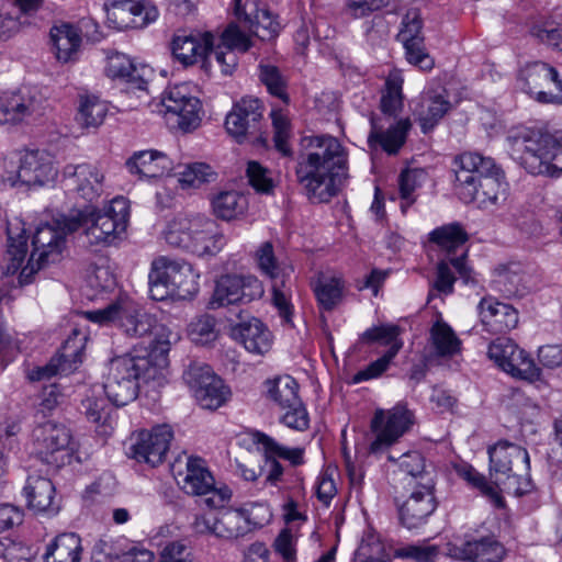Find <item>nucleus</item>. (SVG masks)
Returning <instances> with one entry per match:
<instances>
[{
  "mask_svg": "<svg viewBox=\"0 0 562 562\" xmlns=\"http://www.w3.org/2000/svg\"><path fill=\"white\" fill-rule=\"evenodd\" d=\"M212 205L218 217L229 221L245 212L247 199L237 191H225L213 200Z\"/></svg>",
  "mask_w": 562,
  "mask_h": 562,
  "instance_id": "obj_50",
  "label": "nucleus"
},
{
  "mask_svg": "<svg viewBox=\"0 0 562 562\" xmlns=\"http://www.w3.org/2000/svg\"><path fill=\"white\" fill-rule=\"evenodd\" d=\"M157 260H164L161 270L169 284V290L175 293V299L188 300L199 292V273L186 261L169 260L165 257Z\"/></svg>",
  "mask_w": 562,
  "mask_h": 562,
  "instance_id": "obj_32",
  "label": "nucleus"
},
{
  "mask_svg": "<svg viewBox=\"0 0 562 562\" xmlns=\"http://www.w3.org/2000/svg\"><path fill=\"white\" fill-rule=\"evenodd\" d=\"M172 438L173 431L168 425H158L150 430H140L132 438L131 457L138 462L157 467L164 462Z\"/></svg>",
  "mask_w": 562,
  "mask_h": 562,
  "instance_id": "obj_22",
  "label": "nucleus"
},
{
  "mask_svg": "<svg viewBox=\"0 0 562 562\" xmlns=\"http://www.w3.org/2000/svg\"><path fill=\"white\" fill-rule=\"evenodd\" d=\"M75 218L80 220L91 245H112L126 232L130 218V202L124 196H115L102 211H80Z\"/></svg>",
  "mask_w": 562,
  "mask_h": 562,
  "instance_id": "obj_7",
  "label": "nucleus"
},
{
  "mask_svg": "<svg viewBox=\"0 0 562 562\" xmlns=\"http://www.w3.org/2000/svg\"><path fill=\"white\" fill-rule=\"evenodd\" d=\"M370 122L369 147L373 150L380 148L389 155H396L406 142L407 134L412 127L411 121L408 119H401L386 128L380 126L373 116Z\"/></svg>",
  "mask_w": 562,
  "mask_h": 562,
  "instance_id": "obj_33",
  "label": "nucleus"
},
{
  "mask_svg": "<svg viewBox=\"0 0 562 562\" xmlns=\"http://www.w3.org/2000/svg\"><path fill=\"white\" fill-rule=\"evenodd\" d=\"M429 240L451 254L465 244L468 234L460 224L451 223L434 229L429 234Z\"/></svg>",
  "mask_w": 562,
  "mask_h": 562,
  "instance_id": "obj_49",
  "label": "nucleus"
},
{
  "mask_svg": "<svg viewBox=\"0 0 562 562\" xmlns=\"http://www.w3.org/2000/svg\"><path fill=\"white\" fill-rule=\"evenodd\" d=\"M56 175L57 170L49 154L41 150H31L21 157L16 170L7 171L4 180L10 182L12 187L18 183L26 187L44 186L54 180Z\"/></svg>",
  "mask_w": 562,
  "mask_h": 562,
  "instance_id": "obj_23",
  "label": "nucleus"
},
{
  "mask_svg": "<svg viewBox=\"0 0 562 562\" xmlns=\"http://www.w3.org/2000/svg\"><path fill=\"white\" fill-rule=\"evenodd\" d=\"M214 45V36L211 32L194 33L179 32L171 42V52L175 58L183 66H191L199 60L209 59V50Z\"/></svg>",
  "mask_w": 562,
  "mask_h": 562,
  "instance_id": "obj_29",
  "label": "nucleus"
},
{
  "mask_svg": "<svg viewBox=\"0 0 562 562\" xmlns=\"http://www.w3.org/2000/svg\"><path fill=\"white\" fill-rule=\"evenodd\" d=\"M268 398L276 403L282 414L280 420L286 427L304 431L310 426V417L299 395V383L290 375H281L266 382Z\"/></svg>",
  "mask_w": 562,
  "mask_h": 562,
  "instance_id": "obj_11",
  "label": "nucleus"
},
{
  "mask_svg": "<svg viewBox=\"0 0 562 562\" xmlns=\"http://www.w3.org/2000/svg\"><path fill=\"white\" fill-rule=\"evenodd\" d=\"M344 283L341 279L319 277L314 285L318 304L326 311L333 310L341 300Z\"/></svg>",
  "mask_w": 562,
  "mask_h": 562,
  "instance_id": "obj_53",
  "label": "nucleus"
},
{
  "mask_svg": "<svg viewBox=\"0 0 562 562\" xmlns=\"http://www.w3.org/2000/svg\"><path fill=\"white\" fill-rule=\"evenodd\" d=\"M30 443L32 453L48 464L57 461V453L74 449L70 428L54 419L37 422L31 432Z\"/></svg>",
  "mask_w": 562,
  "mask_h": 562,
  "instance_id": "obj_17",
  "label": "nucleus"
},
{
  "mask_svg": "<svg viewBox=\"0 0 562 562\" xmlns=\"http://www.w3.org/2000/svg\"><path fill=\"white\" fill-rule=\"evenodd\" d=\"M180 460L171 465L175 476H182L183 490L188 494L203 497L204 504L210 508H221L231 498L232 492L227 486L215 487L211 472L204 467L200 458H186V472L178 470Z\"/></svg>",
  "mask_w": 562,
  "mask_h": 562,
  "instance_id": "obj_9",
  "label": "nucleus"
},
{
  "mask_svg": "<svg viewBox=\"0 0 562 562\" xmlns=\"http://www.w3.org/2000/svg\"><path fill=\"white\" fill-rule=\"evenodd\" d=\"M106 112V104L98 97H81L76 114V122L83 128L98 127L102 124Z\"/></svg>",
  "mask_w": 562,
  "mask_h": 562,
  "instance_id": "obj_48",
  "label": "nucleus"
},
{
  "mask_svg": "<svg viewBox=\"0 0 562 562\" xmlns=\"http://www.w3.org/2000/svg\"><path fill=\"white\" fill-rule=\"evenodd\" d=\"M477 310L484 330L492 335L505 334L518 325V311L492 296L483 297Z\"/></svg>",
  "mask_w": 562,
  "mask_h": 562,
  "instance_id": "obj_30",
  "label": "nucleus"
},
{
  "mask_svg": "<svg viewBox=\"0 0 562 562\" xmlns=\"http://www.w3.org/2000/svg\"><path fill=\"white\" fill-rule=\"evenodd\" d=\"M164 238L171 247L199 257L214 256L226 244L216 222L201 213L175 215L164 229Z\"/></svg>",
  "mask_w": 562,
  "mask_h": 562,
  "instance_id": "obj_3",
  "label": "nucleus"
},
{
  "mask_svg": "<svg viewBox=\"0 0 562 562\" xmlns=\"http://www.w3.org/2000/svg\"><path fill=\"white\" fill-rule=\"evenodd\" d=\"M178 176L182 188H199L201 184L215 179V172L212 170L211 166L204 162L186 165L183 170L178 172Z\"/></svg>",
  "mask_w": 562,
  "mask_h": 562,
  "instance_id": "obj_56",
  "label": "nucleus"
},
{
  "mask_svg": "<svg viewBox=\"0 0 562 562\" xmlns=\"http://www.w3.org/2000/svg\"><path fill=\"white\" fill-rule=\"evenodd\" d=\"M262 119L263 105L259 99L245 97L235 102L227 113L225 127L227 133L241 144L248 135H254L260 130Z\"/></svg>",
  "mask_w": 562,
  "mask_h": 562,
  "instance_id": "obj_26",
  "label": "nucleus"
},
{
  "mask_svg": "<svg viewBox=\"0 0 562 562\" xmlns=\"http://www.w3.org/2000/svg\"><path fill=\"white\" fill-rule=\"evenodd\" d=\"M425 479L424 484L409 486L411 494L398 508L400 520L407 529L419 528L426 524L438 506L435 495L436 483L428 477Z\"/></svg>",
  "mask_w": 562,
  "mask_h": 562,
  "instance_id": "obj_24",
  "label": "nucleus"
},
{
  "mask_svg": "<svg viewBox=\"0 0 562 562\" xmlns=\"http://www.w3.org/2000/svg\"><path fill=\"white\" fill-rule=\"evenodd\" d=\"M232 337L251 353L263 355L271 348V333L255 317L235 325L232 328Z\"/></svg>",
  "mask_w": 562,
  "mask_h": 562,
  "instance_id": "obj_37",
  "label": "nucleus"
},
{
  "mask_svg": "<svg viewBox=\"0 0 562 562\" xmlns=\"http://www.w3.org/2000/svg\"><path fill=\"white\" fill-rule=\"evenodd\" d=\"M108 77L119 79L126 85L128 92H146L148 81L146 75L150 72L147 67H136L131 58L122 53H114L108 57L105 68Z\"/></svg>",
  "mask_w": 562,
  "mask_h": 562,
  "instance_id": "obj_34",
  "label": "nucleus"
},
{
  "mask_svg": "<svg viewBox=\"0 0 562 562\" xmlns=\"http://www.w3.org/2000/svg\"><path fill=\"white\" fill-rule=\"evenodd\" d=\"M151 379H155V368L150 359L126 353L111 360L103 391L108 401L120 407L137 397L140 380Z\"/></svg>",
  "mask_w": 562,
  "mask_h": 562,
  "instance_id": "obj_6",
  "label": "nucleus"
},
{
  "mask_svg": "<svg viewBox=\"0 0 562 562\" xmlns=\"http://www.w3.org/2000/svg\"><path fill=\"white\" fill-rule=\"evenodd\" d=\"M154 339L149 345V352L147 356H138L139 358H148L151 366L155 368V376L159 369L167 367L168 353L172 345L177 344L180 339L178 331H173L165 325L156 322V327L153 333Z\"/></svg>",
  "mask_w": 562,
  "mask_h": 562,
  "instance_id": "obj_41",
  "label": "nucleus"
},
{
  "mask_svg": "<svg viewBox=\"0 0 562 562\" xmlns=\"http://www.w3.org/2000/svg\"><path fill=\"white\" fill-rule=\"evenodd\" d=\"M403 79L398 75H391L385 82V92L381 98V110L384 114L395 115L402 108Z\"/></svg>",
  "mask_w": 562,
  "mask_h": 562,
  "instance_id": "obj_58",
  "label": "nucleus"
},
{
  "mask_svg": "<svg viewBox=\"0 0 562 562\" xmlns=\"http://www.w3.org/2000/svg\"><path fill=\"white\" fill-rule=\"evenodd\" d=\"M520 88L541 103H562V80L555 68L542 61L526 65L519 74Z\"/></svg>",
  "mask_w": 562,
  "mask_h": 562,
  "instance_id": "obj_16",
  "label": "nucleus"
},
{
  "mask_svg": "<svg viewBox=\"0 0 562 562\" xmlns=\"http://www.w3.org/2000/svg\"><path fill=\"white\" fill-rule=\"evenodd\" d=\"M259 79L267 88L268 92L278 98L284 104H289L290 97L288 94V81L280 69L271 64H259Z\"/></svg>",
  "mask_w": 562,
  "mask_h": 562,
  "instance_id": "obj_51",
  "label": "nucleus"
},
{
  "mask_svg": "<svg viewBox=\"0 0 562 562\" xmlns=\"http://www.w3.org/2000/svg\"><path fill=\"white\" fill-rule=\"evenodd\" d=\"M274 131L273 142L278 151L283 156L291 155L289 138L291 135V125L288 116L281 111L273 109L270 113Z\"/></svg>",
  "mask_w": 562,
  "mask_h": 562,
  "instance_id": "obj_57",
  "label": "nucleus"
},
{
  "mask_svg": "<svg viewBox=\"0 0 562 562\" xmlns=\"http://www.w3.org/2000/svg\"><path fill=\"white\" fill-rule=\"evenodd\" d=\"M387 460L397 464L401 472L407 477V486L422 485L425 483V477L435 481L434 473L427 465L426 459L419 451H407L395 458L393 454L387 456Z\"/></svg>",
  "mask_w": 562,
  "mask_h": 562,
  "instance_id": "obj_40",
  "label": "nucleus"
},
{
  "mask_svg": "<svg viewBox=\"0 0 562 562\" xmlns=\"http://www.w3.org/2000/svg\"><path fill=\"white\" fill-rule=\"evenodd\" d=\"M456 191L464 203L481 198L482 203L498 204L508 195L504 170L491 157L465 151L453 160Z\"/></svg>",
  "mask_w": 562,
  "mask_h": 562,
  "instance_id": "obj_2",
  "label": "nucleus"
},
{
  "mask_svg": "<svg viewBox=\"0 0 562 562\" xmlns=\"http://www.w3.org/2000/svg\"><path fill=\"white\" fill-rule=\"evenodd\" d=\"M168 123L182 132H191L201 123V102L186 83L169 87L161 98Z\"/></svg>",
  "mask_w": 562,
  "mask_h": 562,
  "instance_id": "obj_14",
  "label": "nucleus"
},
{
  "mask_svg": "<svg viewBox=\"0 0 562 562\" xmlns=\"http://www.w3.org/2000/svg\"><path fill=\"white\" fill-rule=\"evenodd\" d=\"M251 439L254 443L258 445L259 449L263 451V456H277L278 458L288 460L294 467L304 463L303 448H288L278 443L273 438L261 431H254Z\"/></svg>",
  "mask_w": 562,
  "mask_h": 562,
  "instance_id": "obj_46",
  "label": "nucleus"
},
{
  "mask_svg": "<svg viewBox=\"0 0 562 562\" xmlns=\"http://www.w3.org/2000/svg\"><path fill=\"white\" fill-rule=\"evenodd\" d=\"M158 14V9L150 2L123 0L106 10V22L110 27L119 31L142 29L156 21Z\"/></svg>",
  "mask_w": 562,
  "mask_h": 562,
  "instance_id": "obj_27",
  "label": "nucleus"
},
{
  "mask_svg": "<svg viewBox=\"0 0 562 562\" xmlns=\"http://www.w3.org/2000/svg\"><path fill=\"white\" fill-rule=\"evenodd\" d=\"M235 14L239 21L249 24L250 32L262 41L274 38L281 25L277 18L266 7H259L256 0H235Z\"/></svg>",
  "mask_w": 562,
  "mask_h": 562,
  "instance_id": "obj_31",
  "label": "nucleus"
},
{
  "mask_svg": "<svg viewBox=\"0 0 562 562\" xmlns=\"http://www.w3.org/2000/svg\"><path fill=\"white\" fill-rule=\"evenodd\" d=\"M87 336L78 329L65 340L56 357L44 367H38L29 372L31 381H43L56 374H69L82 362Z\"/></svg>",
  "mask_w": 562,
  "mask_h": 562,
  "instance_id": "obj_21",
  "label": "nucleus"
},
{
  "mask_svg": "<svg viewBox=\"0 0 562 562\" xmlns=\"http://www.w3.org/2000/svg\"><path fill=\"white\" fill-rule=\"evenodd\" d=\"M443 554L459 561L501 562L505 557L504 546L492 536L454 537L443 547Z\"/></svg>",
  "mask_w": 562,
  "mask_h": 562,
  "instance_id": "obj_20",
  "label": "nucleus"
},
{
  "mask_svg": "<svg viewBox=\"0 0 562 562\" xmlns=\"http://www.w3.org/2000/svg\"><path fill=\"white\" fill-rule=\"evenodd\" d=\"M81 539L74 532L58 535L47 547L44 562H80Z\"/></svg>",
  "mask_w": 562,
  "mask_h": 562,
  "instance_id": "obj_43",
  "label": "nucleus"
},
{
  "mask_svg": "<svg viewBox=\"0 0 562 562\" xmlns=\"http://www.w3.org/2000/svg\"><path fill=\"white\" fill-rule=\"evenodd\" d=\"M130 173L139 179H155L168 175L173 170L172 160L159 150L136 151L126 160Z\"/></svg>",
  "mask_w": 562,
  "mask_h": 562,
  "instance_id": "obj_35",
  "label": "nucleus"
},
{
  "mask_svg": "<svg viewBox=\"0 0 562 562\" xmlns=\"http://www.w3.org/2000/svg\"><path fill=\"white\" fill-rule=\"evenodd\" d=\"M422 16L415 9L408 10L402 20V29L398 38L403 44L424 38L422 36Z\"/></svg>",
  "mask_w": 562,
  "mask_h": 562,
  "instance_id": "obj_62",
  "label": "nucleus"
},
{
  "mask_svg": "<svg viewBox=\"0 0 562 562\" xmlns=\"http://www.w3.org/2000/svg\"><path fill=\"white\" fill-rule=\"evenodd\" d=\"M272 303L283 321L288 324L292 323L293 305L291 303V292L283 277L272 283Z\"/></svg>",
  "mask_w": 562,
  "mask_h": 562,
  "instance_id": "obj_59",
  "label": "nucleus"
},
{
  "mask_svg": "<svg viewBox=\"0 0 562 562\" xmlns=\"http://www.w3.org/2000/svg\"><path fill=\"white\" fill-rule=\"evenodd\" d=\"M506 142L512 158L530 175L550 172L555 149L560 147V137L541 128H512Z\"/></svg>",
  "mask_w": 562,
  "mask_h": 562,
  "instance_id": "obj_4",
  "label": "nucleus"
},
{
  "mask_svg": "<svg viewBox=\"0 0 562 562\" xmlns=\"http://www.w3.org/2000/svg\"><path fill=\"white\" fill-rule=\"evenodd\" d=\"M193 527L198 533H210L224 540L238 539L249 533V524L243 510L233 508L198 516Z\"/></svg>",
  "mask_w": 562,
  "mask_h": 562,
  "instance_id": "obj_25",
  "label": "nucleus"
},
{
  "mask_svg": "<svg viewBox=\"0 0 562 562\" xmlns=\"http://www.w3.org/2000/svg\"><path fill=\"white\" fill-rule=\"evenodd\" d=\"M65 186L88 202L97 200L103 190V173L92 164H68L63 170Z\"/></svg>",
  "mask_w": 562,
  "mask_h": 562,
  "instance_id": "obj_28",
  "label": "nucleus"
},
{
  "mask_svg": "<svg viewBox=\"0 0 562 562\" xmlns=\"http://www.w3.org/2000/svg\"><path fill=\"white\" fill-rule=\"evenodd\" d=\"M108 402V398L103 397L100 393L97 394L94 390H91L81 400L79 409L89 422L103 425L110 416Z\"/></svg>",
  "mask_w": 562,
  "mask_h": 562,
  "instance_id": "obj_54",
  "label": "nucleus"
},
{
  "mask_svg": "<svg viewBox=\"0 0 562 562\" xmlns=\"http://www.w3.org/2000/svg\"><path fill=\"white\" fill-rule=\"evenodd\" d=\"M249 184L260 193H270L273 181L268 176V170L257 161H249L246 170Z\"/></svg>",
  "mask_w": 562,
  "mask_h": 562,
  "instance_id": "obj_64",
  "label": "nucleus"
},
{
  "mask_svg": "<svg viewBox=\"0 0 562 562\" xmlns=\"http://www.w3.org/2000/svg\"><path fill=\"white\" fill-rule=\"evenodd\" d=\"M27 505L36 512H55V486L52 481L41 475H29L24 486Z\"/></svg>",
  "mask_w": 562,
  "mask_h": 562,
  "instance_id": "obj_39",
  "label": "nucleus"
},
{
  "mask_svg": "<svg viewBox=\"0 0 562 562\" xmlns=\"http://www.w3.org/2000/svg\"><path fill=\"white\" fill-rule=\"evenodd\" d=\"M427 173L424 169H405L398 177V188L401 196V210L406 213L408 207L414 204L416 196L414 192L426 180Z\"/></svg>",
  "mask_w": 562,
  "mask_h": 562,
  "instance_id": "obj_52",
  "label": "nucleus"
},
{
  "mask_svg": "<svg viewBox=\"0 0 562 562\" xmlns=\"http://www.w3.org/2000/svg\"><path fill=\"white\" fill-rule=\"evenodd\" d=\"M488 457L491 475L496 482H503L507 493L521 496L533 490L529 453L525 448L499 441L488 449Z\"/></svg>",
  "mask_w": 562,
  "mask_h": 562,
  "instance_id": "obj_5",
  "label": "nucleus"
},
{
  "mask_svg": "<svg viewBox=\"0 0 562 562\" xmlns=\"http://www.w3.org/2000/svg\"><path fill=\"white\" fill-rule=\"evenodd\" d=\"M47 101L35 88L23 86L0 98V124H16L45 113Z\"/></svg>",
  "mask_w": 562,
  "mask_h": 562,
  "instance_id": "obj_18",
  "label": "nucleus"
},
{
  "mask_svg": "<svg viewBox=\"0 0 562 562\" xmlns=\"http://www.w3.org/2000/svg\"><path fill=\"white\" fill-rule=\"evenodd\" d=\"M487 355L497 367L513 376L528 381L540 379V368L509 338L495 339L490 344Z\"/></svg>",
  "mask_w": 562,
  "mask_h": 562,
  "instance_id": "obj_19",
  "label": "nucleus"
},
{
  "mask_svg": "<svg viewBox=\"0 0 562 562\" xmlns=\"http://www.w3.org/2000/svg\"><path fill=\"white\" fill-rule=\"evenodd\" d=\"M8 247L5 267L7 274H14L22 266L27 252V236L22 221L9 222L7 227Z\"/></svg>",
  "mask_w": 562,
  "mask_h": 562,
  "instance_id": "obj_42",
  "label": "nucleus"
},
{
  "mask_svg": "<svg viewBox=\"0 0 562 562\" xmlns=\"http://www.w3.org/2000/svg\"><path fill=\"white\" fill-rule=\"evenodd\" d=\"M414 423L413 413L405 405L398 404L389 411L378 409L371 420L374 440L370 451L374 454L386 451Z\"/></svg>",
  "mask_w": 562,
  "mask_h": 562,
  "instance_id": "obj_15",
  "label": "nucleus"
},
{
  "mask_svg": "<svg viewBox=\"0 0 562 562\" xmlns=\"http://www.w3.org/2000/svg\"><path fill=\"white\" fill-rule=\"evenodd\" d=\"M265 293L262 283L251 274H222L215 280L211 308L250 303Z\"/></svg>",
  "mask_w": 562,
  "mask_h": 562,
  "instance_id": "obj_13",
  "label": "nucleus"
},
{
  "mask_svg": "<svg viewBox=\"0 0 562 562\" xmlns=\"http://www.w3.org/2000/svg\"><path fill=\"white\" fill-rule=\"evenodd\" d=\"M450 109L451 103L445 89L427 90L415 109L422 132H431Z\"/></svg>",
  "mask_w": 562,
  "mask_h": 562,
  "instance_id": "obj_36",
  "label": "nucleus"
},
{
  "mask_svg": "<svg viewBox=\"0 0 562 562\" xmlns=\"http://www.w3.org/2000/svg\"><path fill=\"white\" fill-rule=\"evenodd\" d=\"M50 40L56 58L67 63L75 59L81 44L78 30L70 24H61L50 30Z\"/></svg>",
  "mask_w": 562,
  "mask_h": 562,
  "instance_id": "obj_44",
  "label": "nucleus"
},
{
  "mask_svg": "<svg viewBox=\"0 0 562 562\" xmlns=\"http://www.w3.org/2000/svg\"><path fill=\"white\" fill-rule=\"evenodd\" d=\"M430 344L437 356L453 357L461 351V340L445 322H436L430 329Z\"/></svg>",
  "mask_w": 562,
  "mask_h": 562,
  "instance_id": "obj_45",
  "label": "nucleus"
},
{
  "mask_svg": "<svg viewBox=\"0 0 562 562\" xmlns=\"http://www.w3.org/2000/svg\"><path fill=\"white\" fill-rule=\"evenodd\" d=\"M257 262L261 272L272 281L280 280L282 276L285 278V273L277 263L271 243L266 241L259 247L257 250Z\"/></svg>",
  "mask_w": 562,
  "mask_h": 562,
  "instance_id": "obj_61",
  "label": "nucleus"
},
{
  "mask_svg": "<svg viewBox=\"0 0 562 562\" xmlns=\"http://www.w3.org/2000/svg\"><path fill=\"white\" fill-rule=\"evenodd\" d=\"M348 171V154L331 135L304 137L297 155L296 181L313 202H328L337 195Z\"/></svg>",
  "mask_w": 562,
  "mask_h": 562,
  "instance_id": "obj_1",
  "label": "nucleus"
},
{
  "mask_svg": "<svg viewBox=\"0 0 562 562\" xmlns=\"http://www.w3.org/2000/svg\"><path fill=\"white\" fill-rule=\"evenodd\" d=\"M188 335L196 345H207L217 338L216 321L212 315L203 314L193 319L188 328Z\"/></svg>",
  "mask_w": 562,
  "mask_h": 562,
  "instance_id": "obj_55",
  "label": "nucleus"
},
{
  "mask_svg": "<svg viewBox=\"0 0 562 562\" xmlns=\"http://www.w3.org/2000/svg\"><path fill=\"white\" fill-rule=\"evenodd\" d=\"M465 252H462L459 257H449L441 260L437 266V278L434 282V288L429 292L428 300H431L435 295V291L439 294L449 295L453 292V285L456 277L451 270V267L458 272L459 277L464 283L474 282L472 277V270L465 265Z\"/></svg>",
  "mask_w": 562,
  "mask_h": 562,
  "instance_id": "obj_38",
  "label": "nucleus"
},
{
  "mask_svg": "<svg viewBox=\"0 0 562 562\" xmlns=\"http://www.w3.org/2000/svg\"><path fill=\"white\" fill-rule=\"evenodd\" d=\"M86 317L100 325H114L131 338H143L153 333L156 317L143 311L128 297H120L106 307L86 312Z\"/></svg>",
  "mask_w": 562,
  "mask_h": 562,
  "instance_id": "obj_8",
  "label": "nucleus"
},
{
  "mask_svg": "<svg viewBox=\"0 0 562 562\" xmlns=\"http://www.w3.org/2000/svg\"><path fill=\"white\" fill-rule=\"evenodd\" d=\"M161 263H164V260H155L148 276L149 294L155 301H164L167 297L175 299V293L169 290V284L161 270Z\"/></svg>",
  "mask_w": 562,
  "mask_h": 562,
  "instance_id": "obj_60",
  "label": "nucleus"
},
{
  "mask_svg": "<svg viewBox=\"0 0 562 562\" xmlns=\"http://www.w3.org/2000/svg\"><path fill=\"white\" fill-rule=\"evenodd\" d=\"M222 45L224 48L232 49L233 52L239 50L247 52L251 47L250 37L243 32L237 24H229L221 36Z\"/></svg>",
  "mask_w": 562,
  "mask_h": 562,
  "instance_id": "obj_63",
  "label": "nucleus"
},
{
  "mask_svg": "<svg viewBox=\"0 0 562 562\" xmlns=\"http://www.w3.org/2000/svg\"><path fill=\"white\" fill-rule=\"evenodd\" d=\"M401 334L402 329L400 326L394 324H383L368 328L362 333L360 339L366 344L378 342L382 346H389L386 351H394L395 358L404 345Z\"/></svg>",
  "mask_w": 562,
  "mask_h": 562,
  "instance_id": "obj_47",
  "label": "nucleus"
},
{
  "mask_svg": "<svg viewBox=\"0 0 562 562\" xmlns=\"http://www.w3.org/2000/svg\"><path fill=\"white\" fill-rule=\"evenodd\" d=\"M80 220L74 216H63L52 223L41 224L33 236V258L37 257V267L58 260L65 244L66 236L80 228Z\"/></svg>",
  "mask_w": 562,
  "mask_h": 562,
  "instance_id": "obj_12",
  "label": "nucleus"
},
{
  "mask_svg": "<svg viewBox=\"0 0 562 562\" xmlns=\"http://www.w3.org/2000/svg\"><path fill=\"white\" fill-rule=\"evenodd\" d=\"M182 379L204 409H217L231 395L223 380L204 362L191 360L183 371Z\"/></svg>",
  "mask_w": 562,
  "mask_h": 562,
  "instance_id": "obj_10",
  "label": "nucleus"
}]
</instances>
